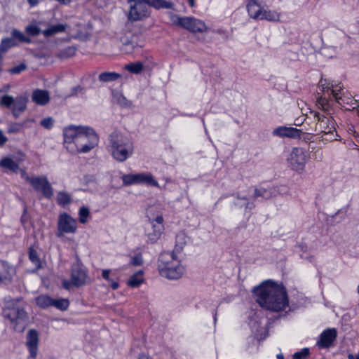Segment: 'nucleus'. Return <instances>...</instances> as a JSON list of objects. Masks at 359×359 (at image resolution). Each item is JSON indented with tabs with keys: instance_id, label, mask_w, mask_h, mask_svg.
<instances>
[{
	"instance_id": "obj_1",
	"label": "nucleus",
	"mask_w": 359,
	"mask_h": 359,
	"mask_svg": "<svg viewBox=\"0 0 359 359\" xmlns=\"http://www.w3.org/2000/svg\"><path fill=\"white\" fill-rule=\"evenodd\" d=\"M256 301L266 310L278 312L288 306V299L285 288L270 280L254 289Z\"/></svg>"
},
{
	"instance_id": "obj_2",
	"label": "nucleus",
	"mask_w": 359,
	"mask_h": 359,
	"mask_svg": "<svg viewBox=\"0 0 359 359\" xmlns=\"http://www.w3.org/2000/svg\"><path fill=\"white\" fill-rule=\"evenodd\" d=\"M109 151L112 157L118 162H124L134 152L133 142L118 132H113L109 136Z\"/></svg>"
},
{
	"instance_id": "obj_3",
	"label": "nucleus",
	"mask_w": 359,
	"mask_h": 359,
	"mask_svg": "<svg viewBox=\"0 0 359 359\" xmlns=\"http://www.w3.org/2000/svg\"><path fill=\"white\" fill-rule=\"evenodd\" d=\"M158 269L161 276L172 280L180 278L185 271L177 255L170 252H164L160 255Z\"/></svg>"
},
{
	"instance_id": "obj_4",
	"label": "nucleus",
	"mask_w": 359,
	"mask_h": 359,
	"mask_svg": "<svg viewBox=\"0 0 359 359\" xmlns=\"http://www.w3.org/2000/svg\"><path fill=\"white\" fill-rule=\"evenodd\" d=\"M4 317L10 321L14 331L22 332L28 324V316L18 300H11L4 309Z\"/></svg>"
},
{
	"instance_id": "obj_5",
	"label": "nucleus",
	"mask_w": 359,
	"mask_h": 359,
	"mask_svg": "<svg viewBox=\"0 0 359 359\" xmlns=\"http://www.w3.org/2000/svg\"><path fill=\"white\" fill-rule=\"evenodd\" d=\"M98 143L99 137L95 131L92 128L83 126L76 137L75 152L88 153L97 147Z\"/></svg>"
},
{
	"instance_id": "obj_6",
	"label": "nucleus",
	"mask_w": 359,
	"mask_h": 359,
	"mask_svg": "<svg viewBox=\"0 0 359 359\" xmlns=\"http://www.w3.org/2000/svg\"><path fill=\"white\" fill-rule=\"evenodd\" d=\"M320 86L323 88V90H330V94L332 95V97L343 107L348 106L352 109H355L358 107V101L356 100L344 95L341 86L334 84L332 82L327 83L326 79H321L320 81Z\"/></svg>"
},
{
	"instance_id": "obj_7",
	"label": "nucleus",
	"mask_w": 359,
	"mask_h": 359,
	"mask_svg": "<svg viewBox=\"0 0 359 359\" xmlns=\"http://www.w3.org/2000/svg\"><path fill=\"white\" fill-rule=\"evenodd\" d=\"M314 117L317 120L313 131L316 134H324L329 135L326 140L331 141L336 140L334 138L333 132L336 131L335 124L332 117L325 116V114H320L319 112H314ZM309 134L313 133V130L307 132Z\"/></svg>"
},
{
	"instance_id": "obj_8",
	"label": "nucleus",
	"mask_w": 359,
	"mask_h": 359,
	"mask_svg": "<svg viewBox=\"0 0 359 359\" xmlns=\"http://www.w3.org/2000/svg\"><path fill=\"white\" fill-rule=\"evenodd\" d=\"M78 229L77 221L67 212L60 213L57 222L55 235L62 238L65 234H74Z\"/></svg>"
},
{
	"instance_id": "obj_9",
	"label": "nucleus",
	"mask_w": 359,
	"mask_h": 359,
	"mask_svg": "<svg viewBox=\"0 0 359 359\" xmlns=\"http://www.w3.org/2000/svg\"><path fill=\"white\" fill-rule=\"evenodd\" d=\"M172 22L191 32L203 33L206 32L207 27L204 22L193 17H180L175 15L172 18Z\"/></svg>"
},
{
	"instance_id": "obj_10",
	"label": "nucleus",
	"mask_w": 359,
	"mask_h": 359,
	"mask_svg": "<svg viewBox=\"0 0 359 359\" xmlns=\"http://www.w3.org/2000/svg\"><path fill=\"white\" fill-rule=\"evenodd\" d=\"M309 159L307 152L302 148H293L287 157L289 167L298 173H302Z\"/></svg>"
},
{
	"instance_id": "obj_11",
	"label": "nucleus",
	"mask_w": 359,
	"mask_h": 359,
	"mask_svg": "<svg viewBox=\"0 0 359 359\" xmlns=\"http://www.w3.org/2000/svg\"><path fill=\"white\" fill-rule=\"evenodd\" d=\"M27 102V99L22 96L14 98L11 95H6L1 97L0 104L11 109L13 116L18 117L25 110Z\"/></svg>"
},
{
	"instance_id": "obj_12",
	"label": "nucleus",
	"mask_w": 359,
	"mask_h": 359,
	"mask_svg": "<svg viewBox=\"0 0 359 359\" xmlns=\"http://www.w3.org/2000/svg\"><path fill=\"white\" fill-rule=\"evenodd\" d=\"M26 181L35 191H40L43 197L50 198L53 196V189L46 176L26 177Z\"/></svg>"
},
{
	"instance_id": "obj_13",
	"label": "nucleus",
	"mask_w": 359,
	"mask_h": 359,
	"mask_svg": "<svg viewBox=\"0 0 359 359\" xmlns=\"http://www.w3.org/2000/svg\"><path fill=\"white\" fill-rule=\"evenodd\" d=\"M123 184L128 186L135 184H145L150 186L158 187V182L151 173L128 174L121 177Z\"/></svg>"
},
{
	"instance_id": "obj_14",
	"label": "nucleus",
	"mask_w": 359,
	"mask_h": 359,
	"mask_svg": "<svg viewBox=\"0 0 359 359\" xmlns=\"http://www.w3.org/2000/svg\"><path fill=\"white\" fill-rule=\"evenodd\" d=\"M149 15L148 6L142 1H137L130 4L128 18L130 21L142 20Z\"/></svg>"
},
{
	"instance_id": "obj_15",
	"label": "nucleus",
	"mask_w": 359,
	"mask_h": 359,
	"mask_svg": "<svg viewBox=\"0 0 359 359\" xmlns=\"http://www.w3.org/2000/svg\"><path fill=\"white\" fill-rule=\"evenodd\" d=\"M81 128H83L82 126H71L65 128L63 130L64 144L67 149L72 153L75 152L76 137L79 135Z\"/></svg>"
},
{
	"instance_id": "obj_16",
	"label": "nucleus",
	"mask_w": 359,
	"mask_h": 359,
	"mask_svg": "<svg viewBox=\"0 0 359 359\" xmlns=\"http://www.w3.org/2000/svg\"><path fill=\"white\" fill-rule=\"evenodd\" d=\"M16 274V268L9 262L0 259V285L11 284Z\"/></svg>"
},
{
	"instance_id": "obj_17",
	"label": "nucleus",
	"mask_w": 359,
	"mask_h": 359,
	"mask_svg": "<svg viewBox=\"0 0 359 359\" xmlns=\"http://www.w3.org/2000/svg\"><path fill=\"white\" fill-rule=\"evenodd\" d=\"M39 333L35 330H30L27 334L26 346L29 352V359H35L38 353Z\"/></svg>"
},
{
	"instance_id": "obj_18",
	"label": "nucleus",
	"mask_w": 359,
	"mask_h": 359,
	"mask_svg": "<svg viewBox=\"0 0 359 359\" xmlns=\"http://www.w3.org/2000/svg\"><path fill=\"white\" fill-rule=\"evenodd\" d=\"M337 336L334 328H328L324 330L320 335L317 345L321 348H327L332 346Z\"/></svg>"
},
{
	"instance_id": "obj_19",
	"label": "nucleus",
	"mask_w": 359,
	"mask_h": 359,
	"mask_svg": "<svg viewBox=\"0 0 359 359\" xmlns=\"http://www.w3.org/2000/svg\"><path fill=\"white\" fill-rule=\"evenodd\" d=\"M87 273L81 269L79 264L74 265L72 268L71 279L75 287H80L86 283Z\"/></svg>"
},
{
	"instance_id": "obj_20",
	"label": "nucleus",
	"mask_w": 359,
	"mask_h": 359,
	"mask_svg": "<svg viewBox=\"0 0 359 359\" xmlns=\"http://www.w3.org/2000/svg\"><path fill=\"white\" fill-rule=\"evenodd\" d=\"M302 131L299 129L292 128V127H286V126H280L276 129H274L272 132V134L274 136L278 137H300Z\"/></svg>"
},
{
	"instance_id": "obj_21",
	"label": "nucleus",
	"mask_w": 359,
	"mask_h": 359,
	"mask_svg": "<svg viewBox=\"0 0 359 359\" xmlns=\"http://www.w3.org/2000/svg\"><path fill=\"white\" fill-rule=\"evenodd\" d=\"M247 9L250 18L255 20H260L264 8H262L255 0L249 1L247 5Z\"/></svg>"
},
{
	"instance_id": "obj_22",
	"label": "nucleus",
	"mask_w": 359,
	"mask_h": 359,
	"mask_svg": "<svg viewBox=\"0 0 359 359\" xmlns=\"http://www.w3.org/2000/svg\"><path fill=\"white\" fill-rule=\"evenodd\" d=\"M32 99L37 104L45 105L49 102L50 96L48 91L37 89L32 93Z\"/></svg>"
},
{
	"instance_id": "obj_23",
	"label": "nucleus",
	"mask_w": 359,
	"mask_h": 359,
	"mask_svg": "<svg viewBox=\"0 0 359 359\" xmlns=\"http://www.w3.org/2000/svg\"><path fill=\"white\" fill-rule=\"evenodd\" d=\"M187 240L188 238L184 232L182 231L177 233L176 236L175 245L171 253H175L176 255L180 253L183 250L184 247L187 245Z\"/></svg>"
},
{
	"instance_id": "obj_24",
	"label": "nucleus",
	"mask_w": 359,
	"mask_h": 359,
	"mask_svg": "<svg viewBox=\"0 0 359 359\" xmlns=\"http://www.w3.org/2000/svg\"><path fill=\"white\" fill-rule=\"evenodd\" d=\"M142 1L147 6H151L155 8H172L173 3L170 1H167L165 0H142Z\"/></svg>"
},
{
	"instance_id": "obj_25",
	"label": "nucleus",
	"mask_w": 359,
	"mask_h": 359,
	"mask_svg": "<svg viewBox=\"0 0 359 359\" xmlns=\"http://www.w3.org/2000/svg\"><path fill=\"white\" fill-rule=\"evenodd\" d=\"M113 100L122 108L132 107V102L128 100L122 93L119 92L113 93Z\"/></svg>"
},
{
	"instance_id": "obj_26",
	"label": "nucleus",
	"mask_w": 359,
	"mask_h": 359,
	"mask_svg": "<svg viewBox=\"0 0 359 359\" xmlns=\"http://www.w3.org/2000/svg\"><path fill=\"white\" fill-rule=\"evenodd\" d=\"M66 27L67 25L63 24L53 25L49 26L46 29L43 30L42 33L46 37H49L55 34L64 32Z\"/></svg>"
},
{
	"instance_id": "obj_27",
	"label": "nucleus",
	"mask_w": 359,
	"mask_h": 359,
	"mask_svg": "<svg viewBox=\"0 0 359 359\" xmlns=\"http://www.w3.org/2000/svg\"><path fill=\"white\" fill-rule=\"evenodd\" d=\"M280 13L276 11L263 9L262 16L259 20H268L278 22L280 20Z\"/></svg>"
},
{
	"instance_id": "obj_28",
	"label": "nucleus",
	"mask_w": 359,
	"mask_h": 359,
	"mask_svg": "<svg viewBox=\"0 0 359 359\" xmlns=\"http://www.w3.org/2000/svg\"><path fill=\"white\" fill-rule=\"evenodd\" d=\"M143 274L144 272L142 270H140L134 273L128 280V285L131 287H138L144 281Z\"/></svg>"
},
{
	"instance_id": "obj_29",
	"label": "nucleus",
	"mask_w": 359,
	"mask_h": 359,
	"mask_svg": "<svg viewBox=\"0 0 359 359\" xmlns=\"http://www.w3.org/2000/svg\"><path fill=\"white\" fill-rule=\"evenodd\" d=\"M0 166L11 170L14 172H17L19 169V165L14 160L11 158L6 157L1 159L0 161Z\"/></svg>"
},
{
	"instance_id": "obj_30",
	"label": "nucleus",
	"mask_w": 359,
	"mask_h": 359,
	"mask_svg": "<svg viewBox=\"0 0 359 359\" xmlns=\"http://www.w3.org/2000/svg\"><path fill=\"white\" fill-rule=\"evenodd\" d=\"M72 201V196L69 193L65 191H61L57 193V202L59 205L65 207V205L70 204Z\"/></svg>"
},
{
	"instance_id": "obj_31",
	"label": "nucleus",
	"mask_w": 359,
	"mask_h": 359,
	"mask_svg": "<svg viewBox=\"0 0 359 359\" xmlns=\"http://www.w3.org/2000/svg\"><path fill=\"white\" fill-rule=\"evenodd\" d=\"M163 229V226H156L153 224V231L148 233V238L151 243H154L156 242L161 237Z\"/></svg>"
},
{
	"instance_id": "obj_32",
	"label": "nucleus",
	"mask_w": 359,
	"mask_h": 359,
	"mask_svg": "<svg viewBox=\"0 0 359 359\" xmlns=\"http://www.w3.org/2000/svg\"><path fill=\"white\" fill-rule=\"evenodd\" d=\"M17 45L16 42L13 38L4 39L0 43V53H5L9 48L14 47Z\"/></svg>"
},
{
	"instance_id": "obj_33",
	"label": "nucleus",
	"mask_w": 359,
	"mask_h": 359,
	"mask_svg": "<svg viewBox=\"0 0 359 359\" xmlns=\"http://www.w3.org/2000/svg\"><path fill=\"white\" fill-rule=\"evenodd\" d=\"M121 77L119 74L116 72H104L99 75L100 81L102 82H109L116 81Z\"/></svg>"
},
{
	"instance_id": "obj_34",
	"label": "nucleus",
	"mask_w": 359,
	"mask_h": 359,
	"mask_svg": "<svg viewBox=\"0 0 359 359\" xmlns=\"http://www.w3.org/2000/svg\"><path fill=\"white\" fill-rule=\"evenodd\" d=\"M36 303L41 308L51 306L53 304V298L48 295H40L36 298Z\"/></svg>"
},
{
	"instance_id": "obj_35",
	"label": "nucleus",
	"mask_w": 359,
	"mask_h": 359,
	"mask_svg": "<svg viewBox=\"0 0 359 359\" xmlns=\"http://www.w3.org/2000/svg\"><path fill=\"white\" fill-rule=\"evenodd\" d=\"M69 302L67 299H53V304L51 306H54L61 311H65L69 307Z\"/></svg>"
},
{
	"instance_id": "obj_36",
	"label": "nucleus",
	"mask_w": 359,
	"mask_h": 359,
	"mask_svg": "<svg viewBox=\"0 0 359 359\" xmlns=\"http://www.w3.org/2000/svg\"><path fill=\"white\" fill-rule=\"evenodd\" d=\"M125 69L133 74H140L143 69V65L140 62L129 63L125 66Z\"/></svg>"
},
{
	"instance_id": "obj_37",
	"label": "nucleus",
	"mask_w": 359,
	"mask_h": 359,
	"mask_svg": "<svg viewBox=\"0 0 359 359\" xmlns=\"http://www.w3.org/2000/svg\"><path fill=\"white\" fill-rule=\"evenodd\" d=\"M90 216V210L86 206H82L79 210V220L82 224H85L88 222V219Z\"/></svg>"
},
{
	"instance_id": "obj_38",
	"label": "nucleus",
	"mask_w": 359,
	"mask_h": 359,
	"mask_svg": "<svg viewBox=\"0 0 359 359\" xmlns=\"http://www.w3.org/2000/svg\"><path fill=\"white\" fill-rule=\"evenodd\" d=\"M29 258L30 261L35 265L36 269L41 268V263L38 256L37 252L33 248L29 249Z\"/></svg>"
},
{
	"instance_id": "obj_39",
	"label": "nucleus",
	"mask_w": 359,
	"mask_h": 359,
	"mask_svg": "<svg viewBox=\"0 0 359 359\" xmlns=\"http://www.w3.org/2000/svg\"><path fill=\"white\" fill-rule=\"evenodd\" d=\"M12 38L15 39H18L20 41H23L26 43H29L31 41L30 39L25 36L24 34L15 29H13L11 32Z\"/></svg>"
},
{
	"instance_id": "obj_40",
	"label": "nucleus",
	"mask_w": 359,
	"mask_h": 359,
	"mask_svg": "<svg viewBox=\"0 0 359 359\" xmlns=\"http://www.w3.org/2000/svg\"><path fill=\"white\" fill-rule=\"evenodd\" d=\"M25 31L27 33V34L30 36H37L41 32L40 28L36 25H28L26 27Z\"/></svg>"
},
{
	"instance_id": "obj_41",
	"label": "nucleus",
	"mask_w": 359,
	"mask_h": 359,
	"mask_svg": "<svg viewBox=\"0 0 359 359\" xmlns=\"http://www.w3.org/2000/svg\"><path fill=\"white\" fill-rule=\"evenodd\" d=\"M309 353V349L308 348H304L300 351L294 353L293 359H304Z\"/></svg>"
},
{
	"instance_id": "obj_42",
	"label": "nucleus",
	"mask_w": 359,
	"mask_h": 359,
	"mask_svg": "<svg viewBox=\"0 0 359 359\" xmlns=\"http://www.w3.org/2000/svg\"><path fill=\"white\" fill-rule=\"evenodd\" d=\"M54 120L52 117H47L42 119L40 122L41 126L46 129H50L53 126Z\"/></svg>"
},
{
	"instance_id": "obj_43",
	"label": "nucleus",
	"mask_w": 359,
	"mask_h": 359,
	"mask_svg": "<svg viewBox=\"0 0 359 359\" xmlns=\"http://www.w3.org/2000/svg\"><path fill=\"white\" fill-rule=\"evenodd\" d=\"M143 264L142 254L139 253L131 257L130 264L133 266H141Z\"/></svg>"
},
{
	"instance_id": "obj_44",
	"label": "nucleus",
	"mask_w": 359,
	"mask_h": 359,
	"mask_svg": "<svg viewBox=\"0 0 359 359\" xmlns=\"http://www.w3.org/2000/svg\"><path fill=\"white\" fill-rule=\"evenodd\" d=\"M76 53V48L72 46L66 48L61 53V55L63 57H69L73 56Z\"/></svg>"
},
{
	"instance_id": "obj_45",
	"label": "nucleus",
	"mask_w": 359,
	"mask_h": 359,
	"mask_svg": "<svg viewBox=\"0 0 359 359\" xmlns=\"http://www.w3.org/2000/svg\"><path fill=\"white\" fill-rule=\"evenodd\" d=\"M26 69H27V66L24 63H22L18 66H15L11 69H10L9 72L13 74H20V72L25 70Z\"/></svg>"
},
{
	"instance_id": "obj_46",
	"label": "nucleus",
	"mask_w": 359,
	"mask_h": 359,
	"mask_svg": "<svg viewBox=\"0 0 359 359\" xmlns=\"http://www.w3.org/2000/svg\"><path fill=\"white\" fill-rule=\"evenodd\" d=\"M22 128V124L21 123H13L9 126L8 132L9 133H17L20 132V130Z\"/></svg>"
},
{
	"instance_id": "obj_47",
	"label": "nucleus",
	"mask_w": 359,
	"mask_h": 359,
	"mask_svg": "<svg viewBox=\"0 0 359 359\" xmlns=\"http://www.w3.org/2000/svg\"><path fill=\"white\" fill-rule=\"evenodd\" d=\"M236 198L238 199V202H235V205L239 207L245 206V208H248V203L245 197H240L238 194L236 195Z\"/></svg>"
},
{
	"instance_id": "obj_48",
	"label": "nucleus",
	"mask_w": 359,
	"mask_h": 359,
	"mask_svg": "<svg viewBox=\"0 0 359 359\" xmlns=\"http://www.w3.org/2000/svg\"><path fill=\"white\" fill-rule=\"evenodd\" d=\"M266 193H267V191L266 189H264V188L255 189V197L262 196V197L268 198L269 196L266 195Z\"/></svg>"
},
{
	"instance_id": "obj_49",
	"label": "nucleus",
	"mask_w": 359,
	"mask_h": 359,
	"mask_svg": "<svg viewBox=\"0 0 359 359\" xmlns=\"http://www.w3.org/2000/svg\"><path fill=\"white\" fill-rule=\"evenodd\" d=\"M79 93H84V89L81 86H77L72 88L71 95H77Z\"/></svg>"
},
{
	"instance_id": "obj_50",
	"label": "nucleus",
	"mask_w": 359,
	"mask_h": 359,
	"mask_svg": "<svg viewBox=\"0 0 359 359\" xmlns=\"http://www.w3.org/2000/svg\"><path fill=\"white\" fill-rule=\"evenodd\" d=\"M318 105L319 107H321L323 110H326L327 109V101L325 98H320L318 101Z\"/></svg>"
},
{
	"instance_id": "obj_51",
	"label": "nucleus",
	"mask_w": 359,
	"mask_h": 359,
	"mask_svg": "<svg viewBox=\"0 0 359 359\" xmlns=\"http://www.w3.org/2000/svg\"><path fill=\"white\" fill-rule=\"evenodd\" d=\"M110 270L109 269H103L102 271V276L104 279L107 281H111V279L109 278Z\"/></svg>"
},
{
	"instance_id": "obj_52",
	"label": "nucleus",
	"mask_w": 359,
	"mask_h": 359,
	"mask_svg": "<svg viewBox=\"0 0 359 359\" xmlns=\"http://www.w3.org/2000/svg\"><path fill=\"white\" fill-rule=\"evenodd\" d=\"M133 38H134V36H133ZM121 41L124 45L131 44L133 48H134L136 45V43H135L133 39H132L131 40L121 39Z\"/></svg>"
},
{
	"instance_id": "obj_53",
	"label": "nucleus",
	"mask_w": 359,
	"mask_h": 359,
	"mask_svg": "<svg viewBox=\"0 0 359 359\" xmlns=\"http://www.w3.org/2000/svg\"><path fill=\"white\" fill-rule=\"evenodd\" d=\"M72 285H73L72 280H71V281H69L67 280H62V286L64 288L69 290Z\"/></svg>"
},
{
	"instance_id": "obj_54",
	"label": "nucleus",
	"mask_w": 359,
	"mask_h": 359,
	"mask_svg": "<svg viewBox=\"0 0 359 359\" xmlns=\"http://www.w3.org/2000/svg\"><path fill=\"white\" fill-rule=\"evenodd\" d=\"M7 140V137L3 134L2 131L0 130V146L4 145Z\"/></svg>"
},
{
	"instance_id": "obj_55",
	"label": "nucleus",
	"mask_w": 359,
	"mask_h": 359,
	"mask_svg": "<svg viewBox=\"0 0 359 359\" xmlns=\"http://www.w3.org/2000/svg\"><path fill=\"white\" fill-rule=\"evenodd\" d=\"M155 222L157 223L156 226H163V218L162 216H158L155 219Z\"/></svg>"
},
{
	"instance_id": "obj_56",
	"label": "nucleus",
	"mask_w": 359,
	"mask_h": 359,
	"mask_svg": "<svg viewBox=\"0 0 359 359\" xmlns=\"http://www.w3.org/2000/svg\"><path fill=\"white\" fill-rule=\"evenodd\" d=\"M109 282L111 283V287L114 290H116L118 287L119 285L117 282L113 281L112 280H111V281H109Z\"/></svg>"
},
{
	"instance_id": "obj_57",
	"label": "nucleus",
	"mask_w": 359,
	"mask_h": 359,
	"mask_svg": "<svg viewBox=\"0 0 359 359\" xmlns=\"http://www.w3.org/2000/svg\"><path fill=\"white\" fill-rule=\"evenodd\" d=\"M139 359H150V358L147 355L142 353V354L140 355Z\"/></svg>"
},
{
	"instance_id": "obj_58",
	"label": "nucleus",
	"mask_w": 359,
	"mask_h": 359,
	"mask_svg": "<svg viewBox=\"0 0 359 359\" xmlns=\"http://www.w3.org/2000/svg\"><path fill=\"white\" fill-rule=\"evenodd\" d=\"M189 6L193 8L195 6V0H188Z\"/></svg>"
},
{
	"instance_id": "obj_59",
	"label": "nucleus",
	"mask_w": 359,
	"mask_h": 359,
	"mask_svg": "<svg viewBox=\"0 0 359 359\" xmlns=\"http://www.w3.org/2000/svg\"><path fill=\"white\" fill-rule=\"evenodd\" d=\"M22 177L26 180V177H29L25 170H22Z\"/></svg>"
},
{
	"instance_id": "obj_60",
	"label": "nucleus",
	"mask_w": 359,
	"mask_h": 359,
	"mask_svg": "<svg viewBox=\"0 0 359 359\" xmlns=\"http://www.w3.org/2000/svg\"><path fill=\"white\" fill-rule=\"evenodd\" d=\"M2 60H3V55L0 53V72H1Z\"/></svg>"
},
{
	"instance_id": "obj_61",
	"label": "nucleus",
	"mask_w": 359,
	"mask_h": 359,
	"mask_svg": "<svg viewBox=\"0 0 359 359\" xmlns=\"http://www.w3.org/2000/svg\"><path fill=\"white\" fill-rule=\"evenodd\" d=\"M356 358H357V355H356L355 356V355H353V354H349V355H348V359H355Z\"/></svg>"
},
{
	"instance_id": "obj_62",
	"label": "nucleus",
	"mask_w": 359,
	"mask_h": 359,
	"mask_svg": "<svg viewBox=\"0 0 359 359\" xmlns=\"http://www.w3.org/2000/svg\"><path fill=\"white\" fill-rule=\"evenodd\" d=\"M277 359H284V355L282 353L277 355Z\"/></svg>"
},
{
	"instance_id": "obj_63",
	"label": "nucleus",
	"mask_w": 359,
	"mask_h": 359,
	"mask_svg": "<svg viewBox=\"0 0 359 359\" xmlns=\"http://www.w3.org/2000/svg\"><path fill=\"white\" fill-rule=\"evenodd\" d=\"M294 124H295L296 126H299V125H301V121H299V118H297V119L295 120V123H294Z\"/></svg>"
},
{
	"instance_id": "obj_64",
	"label": "nucleus",
	"mask_w": 359,
	"mask_h": 359,
	"mask_svg": "<svg viewBox=\"0 0 359 359\" xmlns=\"http://www.w3.org/2000/svg\"><path fill=\"white\" fill-rule=\"evenodd\" d=\"M29 1L30 4H32L33 0H29Z\"/></svg>"
}]
</instances>
